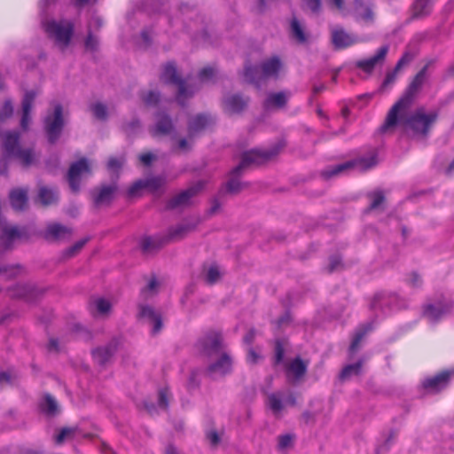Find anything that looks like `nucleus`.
<instances>
[{
  "label": "nucleus",
  "mask_w": 454,
  "mask_h": 454,
  "mask_svg": "<svg viewBox=\"0 0 454 454\" xmlns=\"http://www.w3.org/2000/svg\"><path fill=\"white\" fill-rule=\"evenodd\" d=\"M198 354L207 358H215L207 371V375L216 380L223 377L231 371V359L230 356L223 351L222 335L217 332H209L200 338L196 343Z\"/></svg>",
  "instance_id": "1"
},
{
  "label": "nucleus",
  "mask_w": 454,
  "mask_h": 454,
  "mask_svg": "<svg viewBox=\"0 0 454 454\" xmlns=\"http://www.w3.org/2000/svg\"><path fill=\"white\" fill-rule=\"evenodd\" d=\"M438 114L435 111L427 112L424 107H419L414 112L408 108L404 114H401L400 110L395 114V122L388 123V114H387L384 124L381 127L383 131L401 126L406 132H411L415 137H425L430 131L433 124L435 122Z\"/></svg>",
  "instance_id": "2"
},
{
  "label": "nucleus",
  "mask_w": 454,
  "mask_h": 454,
  "mask_svg": "<svg viewBox=\"0 0 454 454\" xmlns=\"http://www.w3.org/2000/svg\"><path fill=\"white\" fill-rule=\"evenodd\" d=\"M279 152V148H272L270 150H251L243 153L240 163L232 169V177L226 184V189L231 193H237L242 190L243 185L236 177L244 169L250 166L261 165L276 156Z\"/></svg>",
  "instance_id": "3"
},
{
  "label": "nucleus",
  "mask_w": 454,
  "mask_h": 454,
  "mask_svg": "<svg viewBox=\"0 0 454 454\" xmlns=\"http://www.w3.org/2000/svg\"><path fill=\"white\" fill-rule=\"evenodd\" d=\"M1 146L6 157L13 158L23 166L35 163L36 154L32 147H23L20 143V134L16 131L0 133Z\"/></svg>",
  "instance_id": "4"
},
{
  "label": "nucleus",
  "mask_w": 454,
  "mask_h": 454,
  "mask_svg": "<svg viewBox=\"0 0 454 454\" xmlns=\"http://www.w3.org/2000/svg\"><path fill=\"white\" fill-rule=\"evenodd\" d=\"M427 67L422 68L417 75L414 77L412 82L408 86L407 90L401 97V98L391 107L388 111V123L393 124L395 122V114L400 110L401 114H404L408 108H411L415 101V98L419 92L425 78H426Z\"/></svg>",
  "instance_id": "5"
},
{
  "label": "nucleus",
  "mask_w": 454,
  "mask_h": 454,
  "mask_svg": "<svg viewBox=\"0 0 454 454\" xmlns=\"http://www.w3.org/2000/svg\"><path fill=\"white\" fill-rule=\"evenodd\" d=\"M42 24L48 36L54 41L61 51L68 47L74 35V22L68 20H47L43 21Z\"/></svg>",
  "instance_id": "6"
},
{
  "label": "nucleus",
  "mask_w": 454,
  "mask_h": 454,
  "mask_svg": "<svg viewBox=\"0 0 454 454\" xmlns=\"http://www.w3.org/2000/svg\"><path fill=\"white\" fill-rule=\"evenodd\" d=\"M259 68L260 74L257 67L247 66L244 71L245 80L251 83H258L261 78L278 79L284 70V64L279 57L273 56L263 60Z\"/></svg>",
  "instance_id": "7"
},
{
  "label": "nucleus",
  "mask_w": 454,
  "mask_h": 454,
  "mask_svg": "<svg viewBox=\"0 0 454 454\" xmlns=\"http://www.w3.org/2000/svg\"><path fill=\"white\" fill-rule=\"evenodd\" d=\"M377 163L378 161L376 155L372 154L370 157H363L355 160H350L339 165L329 167L322 172V176L327 179L339 176L342 173H346L351 169L365 171L376 166Z\"/></svg>",
  "instance_id": "8"
},
{
  "label": "nucleus",
  "mask_w": 454,
  "mask_h": 454,
  "mask_svg": "<svg viewBox=\"0 0 454 454\" xmlns=\"http://www.w3.org/2000/svg\"><path fill=\"white\" fill-rule=\"evenodd\" d=\"M64 126L63 109L59 103L53 105L52 112H49L44 119V129L50 143H55Z\"/></svg>",
  "instance_id": "9"
},
{
  "label": "nucleus",
  "mask_w": 454,
  "mask_h": 454,
  "mask_svg": "<svg viewBox=\"0 0 454 454\" xmlns=\"http://www.w3.org/2000/svg\"><path fill=\"white\" fill-rule=\"evenodd\" d=\"M160 80L166 83L175 84L178 87L177 101L179 104L184 105V100L193 95V90H188L185 82L183 81L177 74L176 68L172 63H168L164 66L163 71L160 75Z\"/></svg>",
  "instance_id": "10"
},
{
  "label": "nucleus",
  "mask_w": 454,
  "mask_h": 454,
  "mask_svg": "<svg viewBox=\"0 0 454 454\" xmlns=\"http://www.w3.org/2000/svg\"><path fill=\"white\" fill-rule=\"evenodd\" d=\"M295 403V397L290 391L271 393L267 397V405L276 417H280L286 406H294Z\"/></svg>",
  "instance_id": "11"
},
{
  "label": "nucleus",
  "mask_w": 454,
  "mask_h": 454,
  "mask_svg": "<svg viewBox=\"0 0 454 454\" xmlns=\"http://www.w3.org/2000/svg\"><path fill=\"white\" fill-rule=\"evenodd\" d=\"M90 173V169L86 159L82 158L80 160L73 163L70 166L67 174V180L71 190L74 192H77L80 189L81 178L85 175H89Z\"/></svg>",
  "instance_id": "12"
},
{
  "label": "nucleus",
  "mask_w": 454,
  "mask_h": 454,
  "mask_svg": "<svg viewBox=\"0 0 454 454\" xmlns=\"http://www.w3.org/2000/svg\"><path fill=\"white\" fill-rule=\"evenodd\" d=\"M205 183L199 181L195 184L183 191L179 194L173 197L168 203V208H176L189 206L192 200L203 189Z\"/></svg>",
  "instance_id": "13"
},
{
  "label": "nucleus",
  "mask_w": 454,
  "mask_h": 454,
  "mask_svg": "<svg viewBox=\"0 0 454 454\" xmlns=\"http://www.w3.org/2000/svg\"><path fill=\"white\" fill-rule=\"evenodd\" d=\"M166 178L164 176H153L135 182L129 189L130 196L137 195L142 189H148L155 192L166 184Z\"/></svg>",
  "instance_id": "14"
},
{
  "label": "nucleus",
  "mask_w": 454,
  "mask_h": 454,
  "mask_svg": "<svg viewBox=\"0 0 454 454\" xmlns=\"http://www.w3.org/2000/svg\"><path fill=\"white\" fill-rule=\"evenodd\" d=\"M72 235V228L58 223H52L47 225L43 236L47 240L55 242L67 240Z\"/></svg>",
  "instance_id": "15"
},
{
  "label": "nucleus",
  "mask_w": 454,
  "mask_h": 454,
  "mask_svg": "<svg viewBox=\"0 0 454 454\" xmlns=\"http://www.w3.org/2000/svg\"><path fill=\"white\" fill-rule=\"evenodd\" d=\"M388 52V46L385 45L380 47L377 53L367 59H361L356 61V67L362 69L367 74H372L375 67L382 65L385 61L386 56Z\"/></svg>",
  "instance_id": "16"
},
{
  "label": "nucleus",
  "mask_w": 454,
  "mask_h": 454,
  "mask_svg": "<svg viewBox=\"0 0 454 454\" xmlns=\"http://www.w3.org/2000/svg\"><path fill=\"white\" fill-rule=\"evenodd\" d=\"M117 191L115 184L102 185L92 191L94 203L97 207L107 206L113 200L114 194Z\"/></svg>",
  "instance_id": "17"
},
{
  "label": "nucleus",
  "mask_w": 454,
  "mask_h": 454,
  "mask_svg": "<svg viewBox=\"0 0 454 454\" xmlns=\"http://www.w3.org/2000/svg\"><path fill=\"white\" fill-rule=\"evenodd\" d=\"M150 132L153 137L169 136L172 139L176 138L172 121L168 115H160Z\"/></svg>",
  "instance_id": "18"
},
{
  "label": "nucleus",
  "mask_w": 454,
  "mask_h": 454,
  "mask_svg": "<svg viewBox=\"0 0 454 454\" xmlns=\"http://www.w3.org/2000/svg\"><path fill=\"white\" fill-rule=\"evenodd\" d=\"M198 223V221L185 222L170 228L168 231V235L164 238L166 243L184 239L196 229Z\"/></svg>",
  "instance_id": "19"
},
{
  "label": "nucleus",
  "mask_w": 454,
  "mask_h": 454,
  "mask_svg": "<svg viewBox=\"0 0 454 454\" xmlns=\"http://www.w3.org/2000/svg\"><path fill=\"white\" fill-rule=\"evenodd\" d=\"M331 34L332 43L336 49L351 46L358 41L356 35L347 33L342 27L332 28Z\"/></svg>",
  "instance_id": "20"
},
{
  "label": "nucleus",
  "mask_w": 454,
  "mask_h": 454,
  "mask_svg": "<svg viewBox=\"0 0 454 454\" xmlns=\"http://www.w3.org/2000/svg\"><path fill=\"white\" fill-rule=\"evenodd\" d=\"M289 98L288 91L270 92L264 99L263 107L268 111L282 109L286 106Z\"/></svg>",
  "instance_id": "21"
},
{
  "label": "nucleus",
  "mask_w": 454,
  "mask_h": 454,
  "mask_svg": "<svg viewBox=\"0 0 454 454\" xmlns=\"http://www.w3.org/2000/svg\"><path fill=\"white\" fill-rule=\"evenodd\" d=\"M21 238V232L14 226H3L0 233V248L10 250L13 247L16 240Z\"/></svg>",
  "instance_id": "22"
},
{
  "label": "nucleus",
  "mask_w": 454,
  "mask_h": 454,
  "mask_svg": "<svg viewBox=\"0 0 454 454\" xmlns=\"http://www.w3.org/2000/svg\"><path fill=\"white\" fill-rule=\"evenodd\" d=\"M138 308V317L153 325V333H158L162 329L161 316L148 305L139 304Z\"/></svg>",
  "instance_id": "23"
},
{
  "label": "nucleus",
  "mask_w": 454,
  "mask_h": 454,
  "mask_svg": "<svg viewBox=\"0 0 454 454\" xmlns=\"http://www.w3.org/2000/svg\"><path fill=\"white\" fill-rule=\"evenodd\" d=\"M248 98H244L239 95H229L223 99V110L228 114H236L241 113L247 106Z\"/></svg>",
  "instance_id": "24"
},
{
  "label": "nucleus",
  "mask_w": 454,
  "mask_h": 454,
  "mask_svg": "<svg viewBox=\"0 0 454 454\" xmlns=\"http://www.w3.org/2000/svg\"><path fill=\"white\" fill-rule=\"evenodd\" d=\"M452 308L450 302H437L435 304H429L424 310V316L431 322H436L442 317L448 314Z\"/></svg>",
  "instance_id": "25"
},
{
  "label": "nucleus",
  "mask_w": 454,
  "mask_h": 454,
  "mask_svg": "<svg viewBox=\"0 0 454 454\" xmlns=\"http://www.w3.org/2000/svg\"><path fill=\"white\" fill-rule=\"evenodd\" d=\"M89 309L94 317L105 318L111 313L112 304L105 298L95 297L90 300Z\"/></svg>",
  "instance_id": "26"
},
{
  "label": "nucleus",
  "mask_w": 454,
  "mask_h": 454,
  "mask_svg": "<svg viewBox=\"0 0 454 454\" xmlns=\"http://www.w3.org/2000/svg\"><path fill=\"white\" fill-rule=\"evenodd\" d=\"M117 349V342L112 340L104 347H99L92 351L94 360L100 365L106 364Z\"/></svg>",
  "instance_id": "27"
},
{
  "label": "nucleus",
  "mask_w": 454,
  "mask_h": 454,
  "mask_svg": "<svg viewBox=\"0 0 454 454\" xmlns=\"http://www.w3.org/2000/svg\"><path fill=\"white\" fill-rule=\"evenodd\" d=\"M35 91H27L25 93L22 100V117L20 121V126L24 130L28 129L31 121L30 113L33 107V104L35 98Z\"/></svg>",
  "instance_id": "28"
},
{
  "label": "nucleus",
  "mask_w": 454,
  "mask_h": 454,
  "mask_svg": "<svg viewBox=\"0 0 454 454\" xmlns=\"http://www.w3.org/2000/svg\"><path fill=\"white\" fill-rule=\"evenodd\" d=\"M450 377V372H443L433 378L427 379L423 382V387L431 393H437L447 386Z\"/></svg>",
  "instance_id": "29"
},
{
  "label": "nucleus",
  "mask_w": 454,
  "mask_h": 454,
  "mask_svg": "<svg viewBox=\"0 0 454 454\" xmlns=\"http://www.w3.org/2000/svg\"><path fill=\"white\" fill-rule=\"evenodd\" d=\"M354 12L357 19H361L364 22L373 20L372 6L363 0H354Z\"/></svg>",
  "instance_id": "30"
},
{
  "label": "nucleus",
  "mask_w": 454,
  "mask_h": 454,
  "mask_svg": "<svg viewBox=\"0 0 454 454\" xmlns=\"http://www.w3.org/2000/svg\"><path fill=\"white\" fill-rule=\"evenodd\" d=\"M12 207L15 210H23L27 204V190L15 189L9 195Z\"/></svg>",
  "instance_id": "31"
},
{
  "label": "nucleus",
  "mask_w": 454,
  "mask_h": 454,
  "mask_svg": "<svg viewBox=\"0 0 454 454\" xmlns=\"http://www.w3.org/2000/svg\"><path fill=\"white\" fill-rule=\"evenodd\" d=\"M38 198L43 206L52 205L59 199L58 192L47 186H40L38 191Z\"/></svg>",
  "instance_id": "32"
},
{
  "label": "nucleus",
  "mask_w": 454,
  "mask_h": 454,
  "mask_svg": "<svg viewBox=\"0 0 454 454\" xmlns=\"http://www.w3.org/2000/svg\"><path fill=\"white\" fill-rule=\"evenodd\" d=\"M209 122V117L205 114L195 116L189 121V135L192 137L195 133L202 130Z\"/></svg>",
  "instance_id": "33"
},
{
  "label": "nucleus",
  "mask_w": 454,
  "mask_h": 454,
  "mask_svg": "<svg viewBox=\"0 0 454 454\" xmlns=\"http://www.w3.org/2000/svg\"><path fill=\"white\" fill-rule=\"evenodd\" d=\"M166 244L164 238L147 237L142 239L141 248L145 253H151Z\"/></svg>",
  "instance_id": "34"
},
{
  "label": "nucleus",
  "mask_w": 454,
  "mask_h": 454,
  "mask_svg": "<svg viewBox=\"0 0 454 454\" xmlns=\"http://www.w3.org/2000/svg\"><path fill=\"white\" fill-rule=\"evenodd\" d=\"M307 371V364L300 358H295L287 365L288 375H293L295 380L302 377Z\"/></svg>",
  "instance_id": "35"
},
{
  "label": "nucleus",
  "mask_w": 454,
  "mask_h": 454,
  "mask_svg": "<svg viewBox=\"0 0 454 454\" xmlns=\"http://www.w3.org/2000/svg\"><path fill=\"white\" fill-rule=\"evenodd\" d=\"M40 407L48 416H55L59 412L57 401L50 395H45Z\"/></svg>",
  "instance_id": "36"
},
{
  "label": "nucleus",
  "mask_w": 454,
  "mask_h": 454,
  "mask_svg": "<svg viewBox=\"0 0 454 454\" xmlns=\"http://www.w3.org/2000/svg\"><path fill=\"white\" fill-rule=\"evenodd\" d=\"M222 272L215 264L209 265L204 270V280L208 285H214L220 280Z\"/></svg>",
  "instance_id": "37"
},
{
  "label": "nucleus",
  "mask_w": 454,
  "mask_h": 454,
  "mask_svg": "<svg viewBox=\"0 0 454 454\" xmlns=\"http://www.w3.org/2000/svg\"><path fill=\"white\" fill-rule=\"evenodd\" d=\"M371 329H372V326L368 325L362 326L356 332L354 338L352 340V342L350 344V347H349L350 353H356L357 351L361 341L363 340L364 336L371 331Z\"/></svg>",
  "instance_id": "38"
},
{
  "label": "nucleus",
  "mask_w": 454,
  "mask_h": 454,
  "mask_svg": "<svg viewBox=\"0 0 454 454\" xmlns=\"http://www.w3.org/2000/svg\"><path fill=\"white\" fill-rule=\"evenodd\" d=\"M291 32L293 37L298 43H305L307 41L306 34L303 30V27L300 24V22L296 19H293L291 22Z\"/></svg>",
  "instance_id": "39"
},
{
  "label": "nucleus",
  "mask_w": 454,
  "mask_h": 454,
  "mask_svg": "<svg viewBox=\"0 0 454 454\" xmlns=\"http://www.w3.org/2000/svg\"><path fill=\"white\" fill-rule=\"evenodd\" d=\"M430 12V0H417L413 6V15L416 18L426 16Z\"/></svg>",
  "instance_id": "40"
},
{
  "label": "nucleus",
  "mask_w": 454,
  "mask_h": 454,
  "mask_svg": "<svg viewBox=\"0 0 454 454\" xmlns=\"http://www.w3.org/2000/svg\"><path fill=\"white\" fill-rule=\"evenodd\" d=\"M77 433V427H64L55 436V442L61 444L67 441L74 439Z\"/></svg>",
  "instance_id": "41"
},
{
  "label": "nucleus",
  "mask_w": 454,
  "mask_h": 454,
  "mask_svg": "<svg viewBox=\"0 0 454 454\" xmlns=\"http://www.w3.org/2000/svg\"><path fill=\"white\" fill-rule=\"evenodd\" d=\"M159 286V282L155 278H152L148 285L141 290V298L144 301H147L148 299L154 296L158 293Z\"/></svg>",
  "instance_id": "42"
},
{
  "label": "nucleus",
  "mask_w": 454,
  "mask_h": 454,
  "mask_svg": "<svg viewBox=\"0 0 454 454\" xmlns=\"http://www.w3.org/2000/svg\"><path fill=\"white\" fill-rule=\"evenodd\" d=\"M90 110L95 118L100 121H106L107 118V107L100 102L93 103L90 106Z\"/></svg>",
  "instance_id": "43"
},
{
  "label": "nucleus",
  "mask_w": 454,
  "mask_h": 454,
  "mask_svg": "<svg viewBox=\"0 0 454 454\" xmlns=\"http://www.w3.org/2000/svg\"><path fill=\"white\" fill-rule=\"evenodd\" d=\"M364 360H360L354 364L347 365L340 373V378L346 380L352 375H357L360 373Z\"/></svg>",
  "instance_id": "44"
},
{
  "label": "nucleus",
  "mask_w": 454,
  "mask_h": 454,
  "mask_svg": "<svg viewBox=\"0 0 454 454\" xmlns=\"http://www.w3.org/2000/svg\"><path fill=\"white\" fill-rule=\"evenodd\" d=\"M24 271V269L21 265H11L0 268V273H4L9 278H15L20 275Z\"/></svg>",
  "instance_id": "45"
},
{
  "label": "nucleus",
  "mask_w": 454,
  "mask_h": 454,
  "mask_svg": "<svg viewBox=\"0 0 454 454\" xmlns=\"http://www.w3.org/2000/svg\"><path fill=\"white\" fill-rule=\"evenodd\" d=\"M141 97L147 106H155L160 100L159 93L153 90L144 91Z\"/></svg>",
  "instance_id": "46"
},
{
  "label": "nucleus",
  "mask_w": 454,
  "mask_h": 454,
  "mask_svg": "<svg viewBox=\"0 0 454 454\" xmlns=\"http://www.w3.org/2000/svg\"><path fill=\"white\" fill-rule=\"evenodd\" d=\"M388 300H389V297H387L384 294H376L372 304H371V307L373 309H376L378 308L382 309L384 306L388 305Z\"/></svg>",
  "instance_id": "47"
},
{
  "label": "nucleus",
  "mask_w": 454,
  "mask_h": 454,
  "mask_svg": "<svg viewBox=\"0 0 454 454\" xmlns=\"http://www.w3.org/2000/svg\"><path fill=\"white\" fill-rule=\"evenodd\" d=\"M139 129L140 122L137 119H133L122 125V129L128 136L135 134Z\"/></svg>",
  "instance_id": "48"
},
{
  "label": "nucleus",
  "mask_w": 454,
  "mask_h": 454,
  "mask_svg": "<svg viewBox=\"0 0 454 454\" xmlns=\"http://www.w3.org/2000/svg\"><path fill=\"white\" fill-rule=\"evenodd\" d=\"M371 197V204H370V209H378L380 207V206L384 202V195L381 192H375L370 195Z\"/></svg>",
  "instance_id": "49"
},
{
  "label": "nucleus",
  "mask_w": 454,
  "mask_h": 454,
  "mask_svg": "<svg viewBox=\"0 0 454 454\" xmlns=\"http://www.w3.org/2000/svg\"><path fill=\"white\" fill-rule=\"evenodd\" d=\"M87 241V239L77 241L75 244H74L72 247L66 250L65 254L67 257H72L75 255L82 250V248L85 246Z\"/></svg>",
  "instance_id": "50"
},
{
  "label": "nucleus",
  "mask_w": 454,
  "mask_h": 454,
  "mask_svg": "<svg viewBox=\"0 0 454 454\" xmlns=\"http://www.w3.org/2000/svg\"><path fill=\"white\" fill-rule=\"evenodd\" d=\"M13 113V107L11 101H5L0 108V122L11 117Z\"/></svg>",
  "instance_id": "51"
},
{
  "label": "nucleus",
  "mask_w": 454,
  "mask_h": 454,
  "mask_svg": "<svg viewBox=\"0 0 454 454\" xmlns=\"http://www.w3.org/2000/svg\"><path fill=\"white\" fill-rule=\"evenodd\" d=\"M98 46V39L93 35L91 31L88 30V35L85 40V48L89 51H96Z\"/></svg>",
  "instance_id": "52"
},
{
  "label": "nucleus",
  "mask_w": 454,
  "mask_h": 454,
  "mask_svg": "<svg viewBox=\"0 0 454 454\" xmlns=\"http://www.w3.org/2000/svg\"><path fill=\"white\" fill-rule=\"evenodd\" d=\"M170 393L168 387H163L159 391V405L166 409L168 405Z\"/></svg>",
  "instance_id": "53"
},
{
  "label": "nucleus",
  "mask_w": 454,
  "mask_h": 454,
  "mask_svg": "<svg viewBox=\"0 0 454 454\" xmlns=\"http://www.w3.org/2000/svg\"><path fill=\"white\" fill-rule=\"evenodd\" d=\"M215 74V70L213 67H205L200 72L199 78L201 82H208L214 77Z\"/></svg>",
  "instance_id": "54"
},
{
  "label": "nucleus",
  "mask_w": 454,
  "mask_h": 454,
  "mask_svg": "<svg viewBox=\"0 0 454 454\" xmlns=\"http://www.w3.org/2000/svg\"><path fill=\"white\" fill-rule=\"evenodd\" d=\"M413 59V54L405 52L403 57L398 60L395 66V71H399L403 66L409 64Z\"/></svg>",
  "instance_id": "55"
},
{
  "label": "nucleus",
  "mask_w": 454,
  "mask_h": 454,
  "mask_svg": "<svg viewBox=\"0 0 454 454\" xmlns=\"http://www.w3.org/2000/svg\"><path fill=\"white\" fill-rule=\"evenodd\" d=\"M293 437L289 434L281 435L278 438V448L281 450L286 449L291 446Z\"/></svg>",
  "instance_id": "56"
},
{
  "label": "nucleus",
  "mask_w": 454,
  "mask_h": 454,
  "mask_svg": "<svg viewBox=\"0 0 454 454\" xmlns=\"http://www.w3.org/2000/svg\"><path fill=\"white\" fill-rule=\"evenodd\" d=\"M398 71H395V69L391 72V73H388L381 85V88H380V90L382 91L384 89H386L387 86L391 85L392 83H394V82L395 81V77H396V74H397Z\"/></svg>",
  "instance_id": "57"
},
{
  "label": "nucleus",
  "mask_w": 454,
  "mask_h": 454,
  "mask_svg": "<svg viewBox=\"0 0 454 454\" xmlns=\"http://www.w3.org/2000/svg\"><path fill=\"white\" fill-rule=\"evenodd\" d=\"M155 159L156 156L151 153H144L139 156L140 161L145 166H149Z\"/></svg>",
  "instance_id": "58"
},
{
  "label": "nucleus",
  "mask_w": 454,
  "mask_h": 454,
  "mask_svg": "<svg viewBox=\"0 0 454 454\" xmlns=\"http://www.w3.org/2000/svg\"><path fill=\"white\" fill-rule=\"evenodd\" d=\"M283 356H284V348L281 346L280 342L278 341L276 343V348H275V360H276V363L277 364L280 363L282 361V359H283Z\"/></svg>",
  "instance_id": "59"
},
{
  "label": "nucleus",
  "mask_w": 454,
  "mask_h": 454,
  "mask_svg": "<svg viewBox=\"0 0 454 454\" xmlns=\"http://www.w3.org/2000/svg\"><path fill=\"white\" fill-rule=\"evenodd\" d=\"M122 160L116 159V158H111L107 162V168L111 170L119 169L122 165Z\"/></svg>",
  "instance_id": "60"
},
{
  "label": "nucleus",
  "mask_w": 454,
  "mask_h": 454,
  "mask_svg": "<svg viewBox=\"0 0 454 454\" xmlns=\"http://www.w3.org/2000/svg\"><path fill=\"white\" fill-rule=\"evenodd\" d=\"M308 7L314 12H317L319 11L321 6L320 0H304Z\"/></svg>",
  "instance_id": "61"
},
{
  "label": "nucleus",
  "mask_w": 454,
  "mask_h": 454,
  "mask_svg": "<svg viewBox=\"0 0 454 454\" xmlns=\"http://www.w3.org/2000/svg\"><path fill=\"white\" fill-rule=\"evenodd\" d=\"M261 358L260 355L256 353V351L253 348L249 349L247 354V361L251 364H254L258 362V360Z\"/></svg>",
  "instance_id": "62"
},
{
  "label": "nucleus",
  "mask_w": 454,
  "mask_h": 454,
  "mask_svg": "<svg viewBox=\"0 0 454 454\" xmlns=\"http://www.w3.org/2000/svg\"><path fill=\"white\" fill-rule=\"evenodd\" d=\"M102 26V20L99 17L91 18L88 25V30L91 31L93 28L98 29Z\"/></svg>",
  "instance_id": "63"
},
{
  "label": "nucleus",
  "mask_w": 454,
  "mask_h": 454,
  "mask_svg": "<svg viewBox=\"0 0 454 454\" xmlns=\"http://www.w3.org/2000/svg\"><path fill=\"white\" fill-rule=\"evenodd\" d=\"M340 264V259L337 256L332 257L330 259V263L328 266V271L332 272L333 270H336Z\"/></svg>",
  "instance_id": "64"
}]
</instances>
